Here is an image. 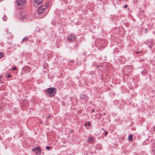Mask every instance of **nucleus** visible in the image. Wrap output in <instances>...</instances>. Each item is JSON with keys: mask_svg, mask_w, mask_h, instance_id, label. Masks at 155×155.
Returning a JSON list of instances; mask_svg holds the SVG:
<instances>
[{"mask_svg": "<svg viewBox=\"0 0 155 155\" xmlns=\"http://www.w3.org/2000/svg\"><path fill=\"white\" fill-rule=\"evenodd\" d=\"M46 5H42L39 7L37 9V13L40 15H42V18L45 16L46 14L45 13V11L46 8Z\"/></svg>", "mask_w": 155, "mask_h": 155, "instance_id": "nucleus-1", "label": "nucleus"}, {"mask_svg": "<svg viewBox=\"0 0 155 155\" xmlns=\"http://www.w3.org/2000/svg\"><path fill=\"white\" fill-rule=\"evenodd\" d=\"M57 91L56 89L54 87H50L47 89V93L51 97H54L55 94Z\"/></svg>", "mask_w": 155, "mask_h": 155, "instance_id": "nucleus-2", "label": "nucleus"}, {"mask_svg": "<svg viewBox=\"0 0 155 155\" xmlns=\"http://www.w3.org/2000/svg\"><path fill=\"white\" fill-rule=\"evenodd\" d=\"M32 150L37 154H40L41 153L40 147L38 146L32 149Z\"/></svg>", "mask_w": 155, "mask_h": 155, "instance_id": "nucleus-3", "label": "nucleus"}, {"mask_svg": "<svg viewBox=\"0 0 155 155\" xmlns=\"http://www.w3.org/2000/svg\"><path fill=\"white\" fill-rule=\"evenodd\" d=\"M17 3L18 5L23 6L26 3V0H17Z\"/></svg>", "mask_w": 155, "mask_h": 155, "instance_id": "nucleus-4", "label": "nucleus"}, {"mask_svg": "<svg viewBox=\"0 0 155 155\" xmlns=\"http://www.w3.org/2000/svg\"><path fill=\"white\" fill-rule=\"evenodd\" d=\"M75 38L76 37L71 35H70L67 37V40L69 42L74 41Z\"/></svg>", "mask_w": 155, "mask_h": 155, "instance_id": "nucleus-5", "label": "nucleus"}, {"mask_svg": "<svg viewBox=\"0 0 155 155\" xmlns=\"http://www.w3.org/2000/svg\"><path fill=\"white\" fill-rule=\"evenodd\" d=\"M81 99H83L85 100L86 101H87L88 99V97L86 95L82 94L81 95Z\"/></svg>", "mask_w": 155, "mask_h": 155, "instance_id": "nucleus-6", "label": "nucleus"}, {"mask_svg": "<svg viewBox=\"0 0 155 155\" xmlns=\"http://www.w3.org/2000/svg\"><path fill=\"white\" fill-rule=\"evenodd\" d=\"M26 13L24 11H21L20 12V15L23 18L25 17L26 15Z\"/></svg>", "mask_w": 155, "mask_h": 155, "instance_id": "nucleus-7", "label": "nucleus"}, {"mask_svg": "<svg viewBox=\"0 0 155 155\" xmlns=\"http://www.w3.org/2000/svg\"><path fill=\"white\" fill-rule=\"evenodd\" d=\"M43 0H35L36 3L38 5L41 4L43 2Z\"/></svg>", "mask_w": 155, "mask_h": 155, "instance_id": "nucleus-8", "label": "nucleus"}, {"mask_svg": "<svg viewBox=\"0 0 155 155\" xmlns=\"http://www.w3.org/2000/svg\"><path fill=\"white\" fill-rule=\"evenodd\" d=\"M88 140L91 142H93L94 141V139L92 137H89L88 138Z\"/></svg>", "mask_w": 155, "mask_h": 155, "instance_id": "nucleus-9", "label": "nucleus"}, {"mask_svg": "<svg viewBox=\"0 0 155 155\" xmlns=\"http://www.w3.org/2000/svg\"><path fill=\"white\" fill-rule=\"evenodd\" d=\"M28 100L27 99H25L24 100L23 103L22 104H25L26 105V104H27L28 102Z\"/></svg>", "mask_w": 155, "mask_h": 155, "instance_id": "nucleus-10", "label": "nucleus"}, {"mask_svg": "<svg viewBox=\"0 0 155 155\" xmlns=\"http://www.w3.org/2000/svg\"><path fill=\"white\" fill-rule=\"evenodd\" d=\"M152 153L155 154V145L152 147Z\"/></svg>", "mask_w": 155, "mask_h": 155, "instance_id": "nucleus-11", "label": "nucleus"}, {"mask_svg": "<svg viewBox=\"0 0 155 155\" xmlns=\"http://www.w3.org/2000/svg\"><path fill=\"white\" fill-rule=\"evenodd\" d=\"M28 37H24L22 39V41L21 42V43H22L23 42H24L25 41H28Z\"/></svg>", "mask_w": 155, "mask_h": 155, "instance_id": "nucleus-12", "label": "nucleus"}, {"mask_svg": "<svg viewBox=\"0 0 155 155\" xmlns=\"http://www.w3.org/2000/svg\"><path fill=\"white\" fill-rule=\"evenodd\" d=\"M4 56V53L3 52H1L0 53V59L3 57Z\"/></svg>", "mask_w": 155, "mask_h": 155, "instance_id": "nucleus-13", "label": "nucleus"}, {"mask_svg": "<svg viewBox=\"0 0 155 155\" xmlns=\"http://www.w3.org/2000/svg\"><path fill=\"white\" fill-rule=\"evenodd\" d=\"M128 139L129 140H132L133 137L132 134L130 135L128 137Z\"/></svg>", "mask_w": 155, "mask_h": 155, "instance_id": "nucleus-14", "label": "nucleus"}, {"mask_svg": "<svg viewBox=\"0 0 155 155\" xmlns=\"http://www.w3.org/2000/svg\"><path fill=\"white\" fill-rule=\"evenodd\" d=\"M7 18L6 17L4 16L3 18V20L4 21H6L7 20Z\"/></svg>", "mask_w": 155, "mask_h": 155, "instance_id": "nucleus-15", "label": "nucleus"}, {"mask_svg": "<svg viewBox=\"0 0 155 155\" xmlns=\"http://www.w3.org/2000/svg\"><path fill=\"white\" fill-rule=\"evenodd\" d=\"M147 70H145L144 71H142L141 72V73L142 74H144V73H147Z\"/></svg>", "mask_w": 155, "mask_h": 155, "instance_id": "nucleus-16", "label": "nucleus"}, {"mask_svg": "<svg viewBox=\"0 0 155 155\" xmlns=\"http://www.w3.org/2000/svg\"><path fill=\"white\" fill-rule=\"evenodd\" d=\"M11 77V75L10 74L8 75L7 76V78H10Z\"/></svg>", "mask_w": 155, "mask_h": 155, "instance_id": "nucleus-17", "label": "nucleus"}, {"mask_svg": "<svg viewBox=\"0 0 155 155\" xmlns=\"http://www.w3.org/2000/svg\"><path fill=\"white\" fill-rule=\"evenodd\" d=\"M51 147L49 146H47L46 147V148L47 150H49L50 149Z\"/></svg>", "mask_w": 155, "mask_h": 155, "instance_id": "nucleus-18", "label": "nucleus"}, {"mask_svg": "<svg viewBox=\"0 0 155 155\" xmlns=\"http://www.w3.org/2000/svg\"><path fill=\"white\" fill-rule=\"evenodd\" d=\"M98 114L99 115V118H101L102 116V114L100 113H99Z\"/></svg>", "mask_w": 155, "mask_h": 155, "instance_id": "nucleus-19", "label": "nucleus"}, {"mask_svg": "<svg viewBox=\"0 0 155 155\" xmlns=\"http://www.w3.org/2000/svg\"><path fill=\"white\" fill-rule=\"evenodd\" d=\"M16 69H17V68L15 67H14L12 69V70H16Z\"/></svg>", "mask_w": 155, "mask_h": 155, "instance_id": "nucleus-20", "label": "nucleus"}, {"mask_svg": "<svg viewBox=\"0 0 155 155\" xmlns=\"http://www.w3.org/2000/svg\"><path fill=\"white\" fill-rule=\"evenodd\" d=\"M87 125L89 126H90L91 125V124L90 123V122H88V124Z\"/></svg>", "mask_w": 155, "mask_h": 155, "instance_id": "nucleus-21", "label": "nucleus"}, {"mask_svg": "<svg viewBox=\"0 0 155 155\" xmlns=\"http://www.w3.org/2000/svg\"><path fill=\"white\" fill-rule=\"evenodd\" d=\"M127 7V5H126L124 6V8H126Z\"/></svg>", "mask_w": 155, "mask_h": 155, "instance_id": "nucleus-22", "label": "nucleus"}, {"mask_svg": "<svg viewBox=\"0 0 155 155\" xmlns=\"http://www.w3.org/2000/svg\"><path fill=\"white\" fill-rule=\"evenodd\" d=\"M140 51H136L135 52V53L136 54H138V53H140Z\"/></svg>", "mask_w": 155, "mask_h": 155, "instance_id": "nucleus-23", "label": "nucleus"}, {"mask_svg": "<svg viewBox=\"0 0 155 155\" xmlns=\"http://www.w3.org/2000/svg\"><path fill=\"white\" fill-rule=\"evenodd\" d=\"M51 115H50L47 117V119H48L50 117H51Z\"/></svg>", "mask_w": 155, "mask_h": 155, "instance_id": "nucleus-24", "label": "nucleus"}, {"mask_svg": "<svg viewBox=\"0 0 155 155\" xmlns=\"http://www.w3.org/2000/svg\"><path fill=\"white\" fill-rule=\"evenodd\" d=\"M29 69L30 70H31V68L29 67H28V69Z\"/></svg>", "mask_w": 155, "mask_h": 155, "instance_id": "nucleus-25", "label": "nucleus"}, {"mask_svg": "<svg viewBox=\"0 0 155 155\" xmlns=\"http://www.w3.org/2000/svg\"><path fill=\"white\" fill-rule=\"evenodd\" d=\"M153 130L155 131V126L153 128Z\"/></svg>", "mask_w": 155, "mask_h": 155, "instance_id": "nucleus-26", "label": "nucleus"}, {"mask_svg": "<svg viewBox=\"0 0 155 155\" xmlns=\"http://www.w3.org/2000/svg\"><path fill=\"white\" fill-rule=\"evenodd\" d=\"M70 61V62H72V63H73V61H72V60H70V61Z\"/></svg>", "mask_w": 155, "mask_h": 155, "instance_id": "nucleus-27", "label": "nucleus"}, {"mask_svg": "<svg viewBox=\"0 0 155 155\" xmlns=\"http://www.w3.org/2000/svg\"><path fill=\"white\" fill-rule=\"evenodd\" d=\"M107 134H108V133H107V132H105V135H106Z\"/></svg>", "mask_w": 155, "mask_h": 155, "instance_id": "nucleus-28", "label": "nucleus"}, {"mask_svg": "<svg viewBox=\"0 0 155 155\" xmlns=\"http://www.w3.org/2000/svg\"><path fill=\"white\" fill-rule=\"evenodd\" d=\"M106 114V113H104L103 114V115H105Z\"/></svg>", "mask_w": 155, "mask_h": 155, "instance_id": "nucleus-29", "label": "nucleus"}, {"mask_svg": "<svg viewBox=\"0 0 155 155\" xmlns=\"http://www.w3.org/2000/svg\"><path fill=\"white\" fill-rule=\"evenodd\" d=\"M71 133H72L73 132V130H71Z\"/></svg>", "mask_w": 155, "mask_h": 155, "instance_id": "nucleus-30", "label": "nucleus"}, {"mask_svg": "<svg viewBox=\"0 0 155 155\" xmlns=\"http://www.w3.org/2000/svg\"><path fill=\"white\" fill-rule=\"evenodd\" d=\"M94 111H95L94 110H93V112H94Z\"/></svg>", "mask_w": 155, "mask_h": 155, "instance_id": "nucleus-31", "label": "nucleus"}, {"mask_svg": "<svg viewBox=\"0 0 155 155\" xmlns=\"http://www.w3.org/2000/svg\"><path fill=\"white\" fill-rule=\"evenodd\" d=\"M2 78V76H0V78Z\"/></svg>", "mask_w": 155, "mask_h": 155, "instance_id": "nucleus-32", "label": "nucleus"}, {"mask_svg": "<svg viewBox=\"0 0 155 155\" xmlns=\"http://www.w3.org/2000/svg\"><path fill=\"white\" fill-rule=\"evenodd\" d=\"M98 67H99V66H97V68H98Z\"/></svg>", "mask_w": 155, "mask_h": 155, "instance_id": "nucleus-33", "label": "nucleus"}, {"mask_svg": "<svg viewBox=\"0 0 155 155\" xmlns=\"http://www.w3.org/2000/svg\"><path fill=\"white\" fill-rule=\"evenodd\" d=\"M86 125H86V124H85L84 125L85 126H86Z\"/></svg>", "mask_w": 155, "mask_h": 155, "instance_id": "nucleus-34", "label": "nucleus"}, {"mask_svg": "<svg viewBox=\"0 0 155 155\" xmlns=\"http://www.w3.org/2000/svg\"><path fill=\"white\" fill-rule=\"evenodd\" d=\"M0 82H1V80L0 79Z\"/></svg>", "mask_w": 155, "mask_h": 155, "instance_id": "nucleus-35", "label": "nucleus"}]
</instances>
